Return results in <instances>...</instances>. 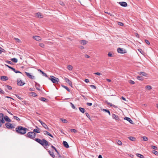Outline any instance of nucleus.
I'll return each instance as SVG.
<instances>
[{
	"mask_svg": "<svg viewBox=\"0 0 158 158\" xmlns=\"http://www.w3.org/2000/svg\"><path fill=\"white\" fill-rule=\"evenodd\" d=\"M49 153L50 154L51 156H52L53 158H54L55 156L54 154V153L52 152H51L50 150L48 151Z\"/></svg>",
	"mask_w": 158,
	"mask_h": 158,
	"instance_id": "obj_20",
	"label": "nucleus"
},
{
	"mask_svg": "<svg viewBox=\"0 0 158 158\" xmlns=\"http://www.w3.org/2000/svg\"><path fill=\"white\" fill-rule=\"evenodd\" d=\"M145 89L150 90L152 89V87L150 85H147L145 87Z\"/></svg>",
	"mask_w": 158,
	"mask_h": 158,
	"instance_id": "obj_32",
	"label": "nucleus"
},
{
	"mask_svg": "<svg viewBox=\"0 0 158 158\" xmlns=\"http://www.w3.org/2000/svg\"><path fill=\"white\" fill-rule=\"evenodd\" d=\"M31 94H32V95L34 97L37 96L35 92H31Z\"/></svg>",
	"mask_w": 158,
	"mask_h": 158,
	"instance_id": "obj_49",
	"label": "nucleus"
},
{
	"mask_svg": "<svg viewBox=\"0 0 158 158\" xmlns=\"http://www.w3.org/2000/svg\"><path fill=\"white\" fill-rule=\"evenodd\" d=\"M16 96L20 100H22L23 99L22 98H20L19 95H16Z\"/></svg>",
	"mask_w": 158,
	"mask_h": 158,
	"instance_id": "obj_57",
	"label": "nucleus"
},
{
	"mask_svg": "<svg viewBox=\"0 0 158 158\" xmlns=\"http://www.w3.org/2000/svg\"><path fill=\"white\" fill-rule=\"evenodd\" d=\"M137 79L139 80H143V78L141 77H140V76H138L137 77Z\"/></svg>",
	"mask_w": 158,
	"mask_h": 158,
	"instance_id": "obj_42",
	"label": "nucleus"
},
{
	"mask_svg": "<svg viewBox=\"0 0 158 158\" xmlns=\"http://www.w3.org/2000/svg\"><path fill=\"white\" fill-rule=\"evenodd\" d=\"M40 100L42 101H43V102H47L48 101V100L46 98H43V97H42V98H41Z\"/></svg>",
	"mask_w": 158,
	"mask_h": 158,
	"instance_id": "obj_28",
	"label": "nucleus"
},
{
	"mask_svg": "<svg viewBox=\"0 0 158 158\" xmlns=\"http://www.w3.org/2000/svg\"><path fill=\"white\" fill-rule=\"evenodd\" d=\"M38 71H40V73H41L44 76H45L46 77H48V76H47V74L46 73H44L43 71H41L40 69H38Z\"/></svg>",
	"mask_w": 158,
	"mask_h": 158,
	"instance_id": "obj_27",
	"label": "nucleus"
},
{
	"mask_svg": "<svg viewBox=\"0 0 158 158\" xmlns=\"http://www.w3.org/2000/svg\"><path fill=\"white\" fill-rule=\"evenodd\" d=\"M63 144L64 146L66 148H69V145L68 144V143L67 142L65 141H64L63 142Z\"/></svg>",
	"mask_w": 158,
	"mask_h": 158,
	"instance_id": "obj_17",
	"label": "nucleus"
},
{
	"mask_svg": "<svg viewBox=\"0 0 158 158\" xmlns=\"http://www.w3.org/2000/svg\"><path fill=\"white\" fill-rule=\"evenodd\" d=\"M119 3L122 6L124 7H126L127 6V4L125 2H119Z\"/></svg>",
	"mask_w": 158,
	"mask_h": 158,
	"instance_id": "obj_14",
	"label": "nucleus"
},
{
	"mask_svg": "<svg viewBox=\"0 0 158 158\" xmlns=\"http://www.w3.org/2000/svg\"><path fill=\"white\" fill-rule=\"evenodd\" d=\"M139 74L140 75H142L143 76H145V77H148V74L145 73V72H139Z\"/></svg>",
	"mask_w": 158,
	"mask_h": 158,
	"instance_id": "obj_16",
	"label": "nucleus"
},
{
	"mask_svg": "<svg viewBox=\"0 0 158 158\" xmlns=\"http://www.w3.org/2000/svg\"><path fill=\"white\" fill-rule=\"evenodd\" d=\"M5 120L8 121V122H10L11 121L10 119L9 118V117L7 116H5L4 118Z\"/></svg>",
	"mask_w": 158,
	"mask_h": 158,
	"instance_id": "obj_22",
	"label": "nucleus"
},
{
	"mask_svg": "<svg viewBox=\"0 0 158 158\" xmlns=\"http://www.w3.org/2000/svg\"><path fill=\"white\" fill-rule=\"evenodd\" d=\"M117 51L118 53L122 54L125 53L127 52L125 49L120 48L117 49Z\"/></svg>",
	"mask_w": 158,
	"mask_h": 158,
	"instance_id": "obj_7",
	"label": "nucleus"
},
{
	"mask_svg": "<svg viewBox=\"0 0 158 158\" xmlns=\"http://www.w3.org/2000/svg\"><path fill=\"white\" fill-rule=\"evenodd\" d=\"M62 86L65 89H66L69 92L70 91V89H69L68 88V87H67L66 86H64V85H62Z\"/></svg>",
	"mask_w": 158,
	"mask_h": 158,
	"instance_id": "obj_39",
	"label": "nucleus"
},
{
	"mask_svg": "<svg viewBox=\"0 0 158 158\" xmlns=\"http://www.w3.org/2000/svg\"><path fill=\"white\" fill-rule=\"evenodd\" d=\"M152 148L153 149H155V150H157V147L155 146H151Z\"/></svg>",
	"mask_w": 158,
	"mask_h": 158,
	"instance_id": "obj_44",
	"label": "nucleus"
},
{
	"mask_svg": "<svg viewBox=\"0 0 158 158\" xmlns=\"http://www.w3.org/2000/svg\"><path fill=\"white\" fill-rule=\"evenodd\" d=\"M51 147L52 148H53V149L55 150V151L56 152H58V151H57V150H56V148H55V147H54V146H53V145H51Z\"/></svg>",
	"mask_w": 158,
	"mask_h": 158,
	"instance_id": "obj_47",
	"label": "nucleus"
},
{
	"mask_svg": "<svg viewBox=\"0 0 158 158\" xmlns=\"http://www.w3.org/2000/svg\"><path fill=\"white\" fill-rule=\"evenodd\" d=\"M6 87L7 88L9 89V90H11V89H12V87L11 86H9V85H7L6 86Z\"/></svg>",
	"mask_w": 158,
	"mask_h": 158,
	"instance_id": "obj_50",
	"label": "nucleus"
},
{
	"mask_svg": "<svg viewBox=\"0 0 158 158\" xmlns=\"http://www.w3.org/2000/svg\"><path fill=\"white\" fill-rule=\"evenodd\" d=\"M7 63H8V64H13V63L11 62V61H7L6 62Z\"/></svg>",
	"mask_w": 158,
	"mask_h": 158,
	"instance_id": "obj_63",
	"label": "nucleus"
},
{
	"mask_svg": "<svg viewBox=\"0 0 158 158\" xmlns=\"http://www.w3.org/2000/svg\"><path fill=\"white\" fill-rule=\"evenodd\" d=\"M26 136L30 139L34 140V139L36 136V134L33 132H29L27 134Z\"/></svg>",
	"mask_w": 158,
	"mask_h": 158,
	"instance_id": "obj_3",
	"label": "nucleus"
},
{
	"mask_svg": "<svg viewBox=\"0 0 158 158\" xmlns=\"http://www.w3.org/2000/svg\"><path fill=\"white\" fill-rule=\"evenodd\" d=\"M85 57L86 58H90V56L87 55L85 54L84 55Z\"/></svg>",
	"mask_w": 158,
	"mask_h": 158,
	"instance_id": "obj_61",
	"label": "nucleus"
},
{
	"mask_svg": "<svg viewBox=\"0 0 158 158\" xmlns=\"http://www.w3.org/2000/svg\"><path fill=\"white\" fill-rule=\"evenodd\" d=\"M60 120L62 122H63L64 123H67V120L65 119H64V118H61Z\"/></svg>",
	"mask_w": 158,
	"mask_h": 158,
	"instance_id": "obj_36",
	"label": "nucleus"
},
{
	"mask_svg": "<svg viewBox=\"0 0 158 158\" xmlns=\"http://www.w3.org/2000/svg\"><path fill=\"white\" fill-rule=\"evenodd\" d=\"M117 143L119 145H121L122 144V142L119 140H117Z\"/></svg>",
	"mask_w": 158,
	"mask_h": 158,
	"instance_id": "obj_38",
	"label": "nucleus"
},
{
	"mask_svg": "<svg viewBox=\"0 0 158 158\" xmlns=\"http://www.w3.org/2000/svg\"><path fill=\"white\" fill-rule=\"evenodd\" d=\"M39 45L42 48H44L45 47L44 45L42 43H40L39 44Z\"/></svg>",
	"mask_w": 158,
	"mask_h": 158,
	"instance_id": "obj_37",
	"label": "nucleus"
},
{
	"mask_svg": "<svg viewBox=\"0 0 158 158\" xmlns=\"http://www.w3.org/2000/svg\"><path fill=\"white\" fill-rule=\"evenodd\" d=\"M36 16L39 18H42L43 17V16L40 13H36Z\"/></svg>",
	"mask_w": 158,
	"mask_h": 158,
	"instance_id": "obj_24",
	"label": "nucleus"
},
{
	"mask_svg": "<svg viewBox=\"0 0 158 158\" xmlns=\"http://www.w3.org/2000/svg\"><path fill=\"white\" fill-rule=\"evenodd\" d=\"M152 152H153V153H154L155 155H158V152L157 151H155V150H153V151Z\"/></svg>",
	"mask_w": 158,
	"mask_h": 158,
	"instance_id": "obj_41",
	"label": "nucleus"
},
{
	"mask_svg": "<svg viewBox=\"0 0 158 158\" xmlns=\"http://www.w3.org/2000/svg\"><path fill=\"white\" fill-rule=\"evenodd\" d=\"M13 118L15 119L16 120H17L18 121L20 120V119L17 116H14Z\"/></svg>",
	"mask_w": 158,
	"mask_h": 158,
	"instance_id": "obj_40",
	"label": "nucleus"
},
{
	"mask_svg": "<svg viewBox=\"0 0 158 158\" xmlns=\"http://www.w3.org/2000/svg\"><path fill=\"white\" fill-rule=\"evenodd\" d=\"M5 125L6 127L9 129H11L15 128L14 126L9 123H6L5 124Z\"/></svg>",
	"mask_w": 158,
	"mask_h": 158,
	"instance_id": "obj_6",
	"label": "nucleus"
},
{
	"mask_svg": "<svg viewBox=\"0 0 158 158\" xmlns=\"http://www.w3.org/2000/svg\"><path fill=\"white\" fill-rule=\"evenodd\" d=\"M124 119L127 120V121H128V122H129V123H131V124H133V121L129 118L127 117H125L124 118Z\"/></svg>",
	"mask_w": 158,
	"mask_h": 158,
	"instance_id": "obj_15",
	"label": "nucleus"
},
{
	"mask_svg": "<svg viewBox=\"0 0 158 158\" xmlns=\"http://www.w3.org/2000/svg\"><path fill=\"white\" fill-rule=\"evenodd\" d=\"M94 74L99 76L101 75H102L101 73L99 72L95 73Z\"/></svg>",
	"mask_w": 158,
	"mask_h": 158,
	"instance_id": "obj_46",
	"label": "nucleus"
},
{
	"mask_svg": "<svg viewBox=\"0 0 158 158\" xmlns=\"http://www.w3.org/2000/svg\"><path fill=\"white\" fill-rule=\"evenodd\" d=\"M145 43L147 44H150V42H149L147 40H145Z\"/></svg>",
	"mask_w": 158,
	"mask_h": 158,
	"instance_id": "obj_53",
	"label": "nucleus"
},
{
	"mask_svg": "<svg viewBox=\"0 0 158 158\" xmlns=\"http://www.w3.org/2000/svg\"><path fill=\"white\" fill-rule=\"evenodd\" d=\"M15 73H22L20 72V71H17V70H16L15 69V70L14 71H13Z\"/></svg>",
	"mask_w": 158,
	"mask_h": 158,
	"instance_id": "obj_58",
	"label": "nucleus"
},
{
	"mask_svg": "<svg viewBox=\"0 0 158 158\" xmlns=\"http://www.w3.org/2000/svg\"><path fill=\"white\" fill-rule=\"evenodd\" d=\"M26 75L29 78L32 79H35V77L31 75L30 73L25 72Z\"/></svg>",
	"mask_w": 158,
	"mask_h": 158,
	"instance_id": "obj_9",
	"label": "nucleus"
},
{
	"mask_svg": "<svg viewBox=\"0 0 158 158\" xmlns=\"http://www.w3.org/2000/svg\"><path fill=\"white\" fill-rule=\"evenodd\" d=\"M65 80L70 86H72V84L71 81L68 78H65Z\"/></svg>",
	"mask_w": 158,
	"mask_h": 158,
	"instance_id": "obj_13",
	"label": "nucleus"
},
{
	"mask_svg": "<svg viewBox=\"0 0 158 158\" xmlns=\"http://www.w3.org/2000/svg\"><path fill=\"white\" fill-rule=\"evenodd\" d=\"M71 130L73 132H77L76 130L75 129H71Z\"/></svg>",
	"mask_w": 158,
	"mask_h": 158,
	"instance_id": "obj_60",
	"label": "nucleus"
},
{
	"mask_svg": "<svg viewBox=\"0 0 158 158\" xmlns=\"http://www.w3.org/2000/svg\"><path fill=\"white\" fill-rule=\"evenodd\" d=\"M11 61L14 62L15 63H17L18 61V60L16 58H12L11 59Z\"/></svg>",
	"mask_w": 158,
	"mask_h": 158,
	"instance_id": "obj_33",
	"label": "nucleus"
},
{
	"mask_svg": "<svg viewBox=\"0 0 158 158\" xmlns=\"http://www.w3.org/2000/svg\"><path fill=\"white\" fill-rule=\"evenodd\" d=\"M112 116L113 118L114 119L116 120H119L118 116L117 115L114 114H113Z\"/></svg>",
	"mask_w": 158,
	"mask_h": 158,
	"instance_id": "obj_11",
	"label": "nucleus"
},
{
	"mask_svg": "<svg viewBox=\"0 0 158 158\" xmlns=\"http://www.w3.org/2000/svg\"><path fill=\"white\" fill-rule=\"evenodd\" d=\"M17 84L18 85L22 86L23 85L25 84V83H24L21 80H20V81L17 80Z\"/></svg>",
	"mask_w": 158,
	"mask_h": 158,
	"instance_id": "obj_12",
	"label": "nucleus"
},
{
	"mask_svg": "<svg viewBox=\"0 0 158 158\" xmlns=\"http://www.w3.org/2000/svg\"><path fill=\"white\" fill-rule=\"evenodd\" d=\"M28 129L25 127L19 126L15 128L16 132L19 134L20 135H24L27 132V131H28Z\"/></svg>",
	"mask_w": 158,
	"mask_h": 158,
	"instance_id": "obj_1",
	"label": "nucleus"
},
{
	"mask_svg": "<svg viewBox=\"0 0 158 158\" xmlns=\"http://www.w3.org/2000/svg\"><path fill=\"white\" fill-rule=\"evenodd\" d=\"M107 104L108 105H110L111 106H113V107H114V108H117V107L116 106H115L114 105L112 104L111 103H110V102H107Z\"/></svg>",
	"mask_w": 158,
	"mask_h": 158,
	"instance_id": "obj_31",
	"label": "nucleus"
},
{
	"mask_svg": "<svg viewBox=\"0 0 158 158\" xmlns=\"http://www.w3.org/2000/svg\"><path fill=\"white\" fill-rule=\"evenodd\" d=\"M35 87L38 90H40V89L39 88L40 85L38 84H37V83H36V84L35 85Z\"/></svg>",
	"mask_w": 158,
	"mask_h": 158,
	"instance_id": "obj_29",
	"label": "nucleus"
},
{
	"mask_svg": "<svg viewBox=\"0 0 158 158\" xmlns=\"http://www.w3.org/2000/svg\"><path fill=\"white\" fill-rule=\"evenodd\" d=\"M87 105L89 106H91L92 105V104L91 103H89V102H87Z\"/></svg>",
	"mask_w": 158,
	"mask_h": 158,
	"instance_id": "obj_56",
	"label": "nucleus"
},
{
	"mask_svg": "<svg viewBox=\"0 0 158 158\" xmlns=\"http://www.w3.org/2000/svg\"><path fill=\"white\" fill-rule=\"evenodd\" d=\"M129 83L130 84H135V82L132 80H130L129 81Z\"/></svg>",
	"mask_w": 158,
	"mask_h": 158,
	"instance_id": "obj_54",
	"label": "nucleus"
},
{
	"mask_svg": "<svg viewBox=\"0 0 158 158\" xmlns=\"http://www.w3.org/2000/svg\"><path fill=\"white\" fill-rule=\"evenodd\" d=\"M108 56L109 57H111L112 56V54L110 52H109L108 53Z\"/></svg>",
	"mask_w": 158,
	"mask_h": 158,
	"instance_id": "obj_52",
	"label": "nucleus"
},
{
	"mask_svg": "<svg viewBox=\"0 0 158 158\" xmlns=\"http://www.w3.org/2000/svg\"><path fill=\"white\" fill-rule=\"evenodd\" d=\"M102 110L103 111H105L106 112L108 113L110 115V111L108 110H107V109H103Z\"/></svg>",
	"mask_w": 158,
	"mask_h": 158,
	"instance_id": "obj_35",
	"label": "nucleus"
},
{
	"mask_svg": "<svg viewBox=\"0 0 158 158\" xmlns=\"http://www.w3.org/2000/svg\"><path fill=\"white\" fill-rule=\"evenodd\" d=\"M45 132V133H44V134H46L48 135H49V136H51V137H52V138L53 137V136L50 133H49L47 131H46Z\"/></svg>",
	"mask_w": 158,
	"mask_h": 158,
	"instance_id": "obj_34",
	"label": "nucleus"
},
{
	"mask_svg": "<svg viewBox=\"0 0 158 158\" xmlns=\"http://www.w3.org/2000/svg\"><path fill=\"white\" fill-rule=\"evenodd\" d=\"M1 79L3 81H6L8 80V78L6 76H2L1 77Z\"/></svg>",
	"mask_w": 158,
	"mask_h": 158,
	"instance_id": "obj_18",
	"label": "nucleus"
},
{
	"mask_svg": "<svg viewBox=\"0 0 158 158\" xmlns=\"http://www.w3.org/2000/svg\"><path fill=\"white\" fill-rule=\"evenodd\" d=\"M49 79L54 83H58L59 81V79L58 78L56 77L53 76H50V78Z\"/></svg>",
	"mask_w": 158,
	"mask_h": 158,
	"instance_id": "obj_4",
	"label": "nucleus"
},
{
	"mask_svg": "<svg viewBox=\"0 0 158 158\" xmlns=\"http://www.w3.org/2000/svg\"><path fill=\"white\" fill-rule=\"evenodd\" d=\"M85 81L87 83L89 82V80L88 79H85Z\"/></svg>",
	"mask_w": 158,
	"mask_h": 158,
	"instance_id": "obj_62",
	"label": "nucleus"
},
{
	"mask_svg": "<svg viewBox=\"0 0 158 158\" xmlns=\"http://www.w3.org/2000/svg\"><path fill=\"white\" fill-rule=\"evenodd\" d=\"M39 121L41 123L45 129L49 130V128L48 126L43 122L41 121L40 120H39Z\"/></svg>",
	"mask_w": 158,
	"mask_h": 158,
	"instance_id": "obj_8",
	"label": "nucleus"
},
{
	"mask_svg": "<svg viewBox=\"0 0 158 158\" xmlns=\"http://www.w3.org/2000/svg\"><path fill=\"white\" fill-rule=\"evenodd\" d=\"M0 93L2 94H4V92L1 88H0Z\"/></svg>",
	"mask_w": 158,
	"mask_h": 158,
	"instance_id": "obj_59",
	"label": "nucleus"
},
{
	"mask_svg": "<svg viewBox=\"0 0 158 158\" xmlns=\"http://www.w3.org/2000/svg\"><path fill=\"white\" fill-rule=\"evenodd\" d=\"M34 140L41 144L45 148V147H44V143H45L46 145H48V141L44 139H43L42 140H41L39 139L36 138L34 139Z\"/></svg>",
	"mask_w": 158,
	"mask_h": 158,
	"instance_id": "obj_2",
	"label": "nucleus"
},
{
	"mask_svg": "<svg viewBox=\"0 0 158 158\" xmlns=\"http://www.w3.org/2000/svg\"><path fill=\"white\" fill-rule=\"evenodd\" d=\"M36 127L37 129H34L33 132H34V133L35 132V133H40V132L39 131V128L37 126H36Z\"/></svg>",
	"mask_w": 158,
	"mask_h": 158,
	"instance_id": "obj_19",
	"label": "nucleus"
},
{
	"mask_svg": "<svg viewBox=\"0 0 158 158\" xmlns=\"http://www.w3.org/2000/svg\"><path fill=\"white\" fill-rule=\"evenodd\" d=\"M8 68L11 69L13 71L15 70V69L13 67H12L10 66H8Z\"/></svg>",
	"mask_w": 158,
	"mask_h": 158,
	"instance_id": "obj_64",
	"label": "nucleus"
},
{
	"mask_svg": "<svg viewBox=\"0 0 158 158\" xmlns=\"http://www.w3.org/2000/svg\"><path fill=\"white\" fill-rule=\"evenodd\" d=\"M3 114L2 113H0V127H1L3 123H5L4 120Z\"/></svg>",
	"mask_w": 158,
	"mask_h": 158,
	"instance_id": "obj_5",
	"label": "nucleus"
},
{
	"mask_svg": "<svg viewBox=\"0 0 158 158\" xmlns=\"http://www.w3.org/2000/svg\"><path fill=\"white\" fill-rule=\"evenodd\" d=\"M118 24L119 25L123 26L124 24L122 22H118Z\"/></svg>",
	"mask_w": 158,
	"mask_h": 158,
	"instance_id": "obj_45",
	"label": "nucleus"
},
{
	"mask_svg": "<svg viewBox=\"0 0 158 158\" xmlns=\"http://www.w3.org/2000/svg\"><path fill=\"white\" fill-rule=\"evenodd\" d=\"M79 110L81 112L83 113H84L85 111V110L84 108H82V107H79Z\"/></svg>",
	"mask_w": 158,
	"mask_h": 158,
	"instance_id": "obj_23",
	"label": "nucleus"
},
{
	"mask_svg": "<svg viewBox=\"0 0 158 158\" xmlns=\"http://www.w3.org/2000/svg\"><path fill=\"white\" fill-rule=\"evenodd\" d=\"M90 87H91L92 88L94 89H96V86L95 85H90Z\"/></svg>",
	"mask_w": 158,
	"mask_h": 158,
	"instance_id": "obj_51",
	"label": "nucleus"
},
{
	"mask_svg": "<svg viewBox=\"0 0 158 158\" xmlns=\"http://www.w3.org/2000/svg\"><path fill=\"white\" fill-rule=\"evenodd\" d=\"M136 156L139 157V158H144V156L140 154H139V153H136Z\"/></svg>",
	"mask_w": 158,
	"mask_h": 158,
	"instance_id": "obj_25",
	"label": "nucleus"
},
{
	"mask_svg": "<svg viewBox=\"0 0 158 158\" xmlns=\"http://www.w3.org/2000/svg\"><path fill=\"white\" fill-rule=\"evenodd\" d=\"M67 69L69 70H71L73 69V67L72 65H69L67 66Z\"/></svg>",
	"mask_w": 158,
	"mask_h": 158,
	"instance_id": "obj_30",
	"label": "nucleus"
},
{
	"mask_svg": "<svg viewBox=\"0 0 158 158\" xmlns=\"http://www.w3.org/2000/svg\"><path fill=\"white\" fill-rule=\"evenodd\" d=\"M88 43V41L85 40H81V42L80 43L82 45H84Z\"/></svg>",
	"mask_w": 158,
	"mask_h": 158,
	"instance_id": "obj_21",
	"label": "nucleus"
},
{
	"mask_svg": "<svg viewBox=\"0 0 158 158\" xmlns=\"http://www.w3.org/2000/svg\"><path fill=\"white\" fill-rule=\"evenodd\" d=\"M143 138L144 141H146L148 140V139L147 137L143 136Z\"/></svg>",
	"mask_w": 158,
	"mask_h": 158,
	"instance_id": "obj_43",
	"label": "nucleus"
},
{
	"mask_svg": "<svg viewBox=\"0 0 158 158\" xmlns=\"http://www.w3.org/2000/svg\"><path fill=\"white\" fill-rule=\"evenodd\" d=\"M128 139H129L131 141H135L136 140L135 138L134 137L130 136L128 137Z\"/></svg>",
	"mask_w": 158,
	"mask_h": 158,
	"instance_id": "obj_26",
	"label": "nucleus"
},
{
	"mask_svg": "<svg viewBox=\"0 0 158 158\" xmlns=\"http://www.w3.org/2000/svg\"><path fill=\"white\" fill-rule=\"evenodd\" d=\"M70 104L71 105V106L72 107L73 109H75V107L74 106V105L71 102H70Z\"/></svg>",
	"mask_w": 158,
	"mask_h": 158,
	"instance_id": "obj_48",
	"label": "nucleus"
},
{
	"mask_svg": "<svg viewBox=\"0 0 158 158\" xmlns=\"http://www.w3.org/2000/svg\"><path fill=\"white\" fill-rule=\"evenodd\" d=\"M85 114H86V116L89 118L90 119V116L89 115V114H88V113H85Z\"/></svg>",
	"mask_w": 158,
	"mask_h": 158,
	"instance_id": "obj_55",
	"label": "nucleus"
},
{
	"mask_svg": "<svg viewBox=\"0 0 158 158\" xmlns=\"http://www.w3.org/2000/svg\"><path fill=\"white\" fill-rule=\"evenodd\" d=\"M33 38L37 41H40L41 40V38L38 36H33Z\"/></svg>",
	"mask_w": 158,
	"mask_h": 158,
	"instance_id": "obj_10",
	"label": "nucleus"
}]
</instances>
